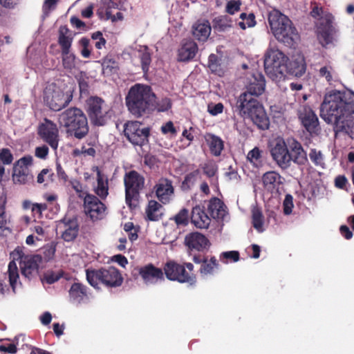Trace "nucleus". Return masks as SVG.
Returning a JSON list of instances; mask_svg holds the SVG:
<instances>
[{
  "label": "nucleus",
  "mask_w": 354,
  "mask_h": 354,
  "mask_svg": "<svg viewBox=\"0 0 354 354\" xmlns=\"http://www.w3.org/2000/svg\"><path fill=\"white\" fill-rule=\"evenodd\" d=\"M57 229L60 231L62 238L67 242L74 241L79 234V223L76 218H64L59 221Z\"/></svg>",
  "instance_id": "19"
},
{
  "label": "nucleus",
  "mask_w": 354,
  "mask_h": 354,
  "mask_svg": "<svg viewBox=\"0 0 354 354\" xmlns=\"http://www.w3.org/2000/svg\"><path fill=\"white\" fill-rule=\"evenodd\" d=\"M225 206L218 198L214 197L209 201L207 210L214 219H223L225 215Z\"/></svg>",
  "instance_id": "29"
},
{
  "label": "nucleus",
  "mask_w": 354,
  "mask_h": 354,
  "mask_svg": "<svg viewBox=\"0 0 354 354\" xmlns=\"http://www.w3.org/2000/svg\"><path fill=\"white\" fill-rule=\"evenodd\" d=\"M354 92L336 89L325 93L319 115L326 124H333L335 133H354Z\"/></svg>",
  "instance_id": "1"
},
{
  "label": "nucleus",
  "mask_w": 354,
  "mask_h": 354,
  "mask_svg": "<svg viewBox=\"0 0 354 354\" xmlns=\"http://www.w3.org/2000/svg\"><path fill=\"white\" fill-rule=\"evenodd\" d=\"M332 71L333 68L331 66H323L319 71V76L322 77H325L326 80L328 83H330V82L333 80Z\"/></svg>",
  "instance_id": "57"
},
{
  "label": "nucleus",
  "mask_w": 354,
  "mask_h": 354,
  "mask_svg": "<svg viewBox=\"0 0 354 354\" xmlns=\"http://www.w3.org/2000/svg\"><path fill=\"white\" fill-rule=\"evenodd\" d=\"M86 277L88 283L97 290L100 288V284L108 288L120 287L124 280L119 270L113 266L107 268L86 269Z\"/></svg>",
  "instance_id": "7"
},
{
  "label": "nucleus",
  "mask_w": 354,
  "mask_h": 354,
  "mask_svg": "<svg viewBox=\"0 0 354 354\" xmlns=\"http://www.w3.org/2000/svg\"><path fill=\"white\" fill-rule=\"evenodd\" d=\"M62 62L64 69L71 71L76 67V56L71 50L62 51Z\"/></svg>",
  "instance_id": "39"
},
{
  "label": "nucleus",
  "mask_w": 354,
  "mask_h": 354,
  "mask_svg": "<svg viewBox=\"0 0 354 354\" xmlns=\"http://www.w3.org/2000/svg\"><path fill=\"white\" fill-rule=\"evenodd\" d=\"M0 161L3 165H10L13 161V155L8 148L0 150Z\"/></svg>",
  "instance_id": "49"
},
{
  "label": "nucleus",
  "mask_w": 354,
  "mask_h": 354,
  "mask_svg": "<svg viewBox=\"0 0 354 354\" xmlns=\"http://www.w3.org/2000/svg\"><path fill=\"white\" fill-rule=\"evenodd\" d=\"M299 118L302 125L311 136H317L319 133L321 127L319 119L311 108L304 106L303 110L300 111Z\"/></svg>",
  "instance_id": "18"
},
{
  "label": "nucleus",
  "mask_w": 354,
  "mask_h": 354,
  "mask_svg": "<svg viewBox=\"0 0 354 354\" xmlns=\"http://www.w3.org/2000/svg\"><path fill=\"white\" fill-rule=\"evenodd\" d=\"M71 98V95L65 94L55 84H48L44 91V102L50 109L54 111H60L66 107Z\"/></svg>",
  "instance_id": "11"
},
{
  "label": "nucleus",
  "mask_w": 354,
  "mask_h": 354,
  "mask_svg": "<svg viewBox=\"0 0 354 354\" xmlns=\"http://www.w3.org/2000/svg\"><path fill=\"white\" fill-rule=\"evenodd\" d=\"M59 122L66 129L68 135L82 140L89 131L88 119L79 108L71 107L59 115Z\"/></svg>",
  "instance_id": "6"
},
{
  "label": "nucleus",
  "mask_w": 354,
  "mask_h": 354,
  "mask_svg": "<svg viewBox=\"0 0 354 354\" xmlns=\"http://www.w3.org/2000/svg\"><path fill=\"white\" fill-rule=\"evenodd\" d=\"M149 127H142L138 121H128L124 125V135L134 146L142 147L149 142Z\"/></svg>",
  "instance_id": "12"
},
{
  "label": "nucleus",
  "mask_w": 354,
  "mask_h": 354,
  "mask_svg": "<svg viewBox=\"0 0 354 354\" xmlns=\"http://www.w3.org/2000/svg\"><path fill=\"white\" fill-rule=\"evenodd\" d=\"M252 218L253 227L259 232H263L264 231L263 215L261 211L258 208L253 209Z\"/></svg>",
  "instance_id": "42"
},
{
  "label": "nucleus",
  "mask_w": 354,
  "mask_h": 354,
  "mask_svg": "<svg viewBox=\"0 0 354 354\" xmlns=\"http://www.w3.org/2000/svg\"><path fill=\"white\" fill-rule=\"evenodd\" d=\"M240 19H242V21H239L238 25L243 30H245L247 27H253L256 24L255 16L253 13L248 15L243 12L240 15Z\"/></svg>",
  "instance_id": "44"
},
{
  "label": "nucleus",
  "mask_w": 354,
  "mask_h": 354,
  "mask_svg": "<svg viewBox=\"0 0 354 354\" xmlns=\"http://www.w3.org/2000/svg\"><path fill=\"white\" fill-rule=\"evenodd\" d=\"M125 201L130 207H136L140 197V192L145 186V178L135 170L127 172L124 176Z\"/></svg>",
  "instance_id": "8"
},
{
  "label": "nucleus",
  "mask_w": 354,
  "mask_h": 354,
  "mask_svg": "<svg viewBox=\"0 0 354 354\" xmlns=\"http://www.w3.org/2000/svg\"><path fill=\"white\" fill-rule=\"evenodd\" d=\"M37 133L42 140L48 144L50 147L57 150L59 144V130L57 124L49 119L44 118L39 124Z\"/></svg>",
  "instance_id": "14"
},
{
  "label": "nucleus",
  "mask_w": 354,
  "mask_h": 354,
  "mask_svg": "<svg viewBox=\"0 0 354 354\" xmlns=\"http://www.w3.org/2000/svg\"><path fill=\"white\" fill-rule=\"evenodd\" d=\"M7 219L5 211V206L2 205L0 207V232H3L7 227Z\"/></svg>",
  "instance_id": "63"
},
{
  "label": "nucleus",
  "mask_w": 354,
  "mask_h": 354,
  "mask_svg": "<svg viewBox=\"0 0 354 354\" xmlns=\"http://www.w3.org/2000/svg\"><path fill=\"white\" fill-rule=\"evenodd\" d=\"M87 287L82 283H73L68 291L69 297L73 302L80 304L84 298H87Z\"/></svg>",
  "instance_id": "33"
},
{
  "label": "nucleus",
  "mask_w": 354,
  "mask_h": 354,
  "mask_svg": "<svg viewBox=\"0 0 354 354\" xmlns=\"http://www.w3.org/2000/svg\"><path fill=\"white\" fill-rule=\"evenodd\" d=\"M118 6L116 8H118ZM111 8H114L113 4L111 3V0H109L108 8L106 10V19H111L112 21H121L123 19V14L120 12H118L115 15H112Z\"/></svg>",
  "instance_id": "51"
},
{
  "label": "nucleus",
  "mask_w": 354,
  "mask_h": 354,
  "mask_svg": "<svg viewBox=\"0 0 354 354\" xmlns=\"http://www.w3.org/2000/svg\"><path fill=\"white\" fill-rule=\"evenodd\" d=\"M288 62V57L283 52L277 49L270 50L265 55V71L273 77L286 76Z\"/></svg>",
  "instance_id": "9"
},
{
  "label": "nucleus",
  "mask_w": 354,
  "mask_h": 354,
  "mask_svg": "<svg viewBox=\"0 0 354 354\" xmlns=\"http://www.w3.org/2000/svg\"><path fill=\"white\" fill-rule=\"evenodd\" d=\"M79 43L82 46V49L81 50V55L85 58L89 57L91 55V51L88 49L89 39L86 37H82L80 40Z\"/></svg>",
  "instance_id": "58"
},
{
  "label": "nucleus",
  "mask_w": 354,
  "mask_h": 354,
  "mask_svg": "<svg viewBox=\"0 0 354 354\" xmlns=\"http://www.w3.org/2000/svg\"><path fill=\"white\" fill-rule=\"evenodd\" d=\"M190 219L194 226L200 229L208 228L211 223L210 216L203 205H196L192 208Z\"/></svg>",
  "instance_id": "25"
},
{
  "label": "nucleus",
  "mask_w": 354,
  "mask_h": 354,
  "mask_svg": "<svg viewBox=\"0 0 354 354\" xmlns=\"http://www.w3.org/2000/svg\"><path fill=\"white\" fill-rule=\"evenodd\" d=\"M263 151L255 147L250 150L247 155V160L255 167H259L262 163Z\"/></svg>",
  "instance_id": "41"
},
{
  "label": "nucleus",
  "mask_w": 354,
  "mask_h": 354,
  "mask_svg": "<svg viewBox=\"0 0 354 354\" xmlns=\"http://www.w3.org/2000/svg\"><path fill=\"white\" fill-rule=\"evenodd\" d=\"M287 72H286V75H292L296 77L302 76L306 69L305 61L304 58L299 57L295 59L290 60L288 59V62H287Z\"/></svg>",
  "instance_id": "34"
},
{
  "label": "nucleus",
  "mask_w": 354,
  "mask_h": 354,
  "mask_svg": "<svg viewBox=\"0 0 354 354\" xmlns=\"http://www.w3.org/2000/svg\"><path fill=\"white\" fill-rule=\"evenodd\" d=\"M204 174L207 177H213L217 172L218 168L216 165L213 161L206 162L202 167Z\"/></svg>",
  "instance_id": "48"
},
{
  "label": "nucleus",
  "mask_w": 354,
  "mask_h": 354,
  "mask_svg": "<svg viewBox=\"0 0 354 354\" xmlns=\"http://www.w3.org/2000/svg\"><path fill=\"white\" fill-rule=\"evenodd\" d=\"M185 245L191 250L203 252L207 250L210 243L207 238L200 232H192L186 235L185 239Z\"/></svg>",
  "instance_id": "23"
},
{
  "label": "nucleus",
  "mask_w": 354,
  "mask_h": 354,
  "mask_svg": "<svg viewBox=\"0 0 354 354\" xmlns=\"http://www.w3.org/2000/svg\"><path fill=\"white\" fill-rule=\"evenodd\" d=\"M84 209L86 216L95 221L104 217L106 207L96 196L90 194L84 198Z\"/></svg>",
  "instance_id": "15"
},
{
  "label": "nucleus",
  "mask_w": 354,
  "mask_h": 354,
  "mask_svg": "<svg viewBox=\"0 0 354 354\" xmlns=\"http://www.w3.org/2000/svg\"><path fill=\"white\" fill-rule=\"evenodd\" d=\"M156 100L150 86L137 83L129 88L125 102L129 111L136 118H140L154 110Z\"/></svg>",
  "instance_id": "3"
},
{
  "label": "nucleus",
  "mask_w": 354,
  "mask_h": 354,
  "mask_svg": "<svg viewBox=\"0 0 354 354\" xmlns=\"http://www.w3.org/2000/svg\"><path fill=\"white\" fill-rule=\"evenodd\" d=\"M62 277V274L56 272H48L44 276V279L48 284H53Z\"/></svg>",
  "instance_id": "61"
},
{
  "label": "nucleus",
  "mask_w": 354,
  "mask_h": 354,
  "mask_svg": "<svg viewBox=\"0 0 354 354\" xmlns=\"http://www.w3.org/2000/svg\"><path fill=\"white\" fill-rule=\"evenodd\" d=\"M163 206L155 200H150L145 208V220L158 221L164 215Z\"/></svg>",
  "instance_id": "26"
},
{
  "label": "nucleus",
  "mask_w": 354,
  "mask_h": 354,
  "mask_svg": "<svg viewBox=\"0 0 354 354\" xmlns=\"http://www.w3.org/2000/svg\"><path fill=\"white\" fill-rule=\"evenodd\" d=\"M182 264L175 261H167L163 267V272L167 279L176 281L180 274Z\"/></svg>",
  "instance_id": "36"
},
{
  "label": "nucleus",
  "mask_w": 354,
  "mask_h": 354,
  "mask_svg": "<svg viewBox=\"0 0 354 354\" xmlns=\"http://www.w3.org/2000/svg\"><path fill=\"white\" fill-rule=\"evenodd\" d=\"M211 26L207 20L198 21L192 26V32L199 41H205L211 33Z\"/></svg>",
  "instance_id": "27"
},
{
  "label": "nucleus",
  "mask_w": 354,
  "mask_h": 354,
  "mask_svg": "<svg viewBox=\"0 0 354 354\" xmlns=\"http://www.w3.org/2000/svg\"><path fill=\"white\" fill-rule=\"evenodd\" d=\"M70 184L71 185L73 189L75 191L77 196L80 198H84L85 196L89 194L88 193L84 192L82 189V183L77 180H71L70 181Z\"/></svg>",
  "instance_id": "53"
},
{
  "label": "nucleus",
  "mask_w": 354,
  "mask_h": 354,
  "mask_svg": "<svg viewBox=\"0 0 354 354\" xmlns=\"http://www.w3.org/2000/svg\"><path fill=\"white\" fill-rule=\"evenodd\" d=\"M199 174V170L196 169L187 174L181 184V189L183 191H188L194 186L196 177Z\"/></svg>",
  "instance_id": "43"
},
{
  "label": "nucleus",
  "mask_w": 354,
  "mask_h": 354,
  "mask_svg": "<svg viewBox=\"0 0 354 354\" xmlns=\"http://www.w3.org/2000/svg\"><path fill=\"white\" fill-rule=\"evenodd\" d=\"M91 38H92V39L96 41L95 43V47L97 49L100 50L105 46L106 41L103 37V35L100 31H97L95 32H93L91 35Z\"/></svg>",
  "instance_id": "52"
},
{
  "label": "nucleus",
  "mask_w": 354,
  "mask_h": 354,
  "mask_svg": "<svg viewBox=\"0 0 354 354\" xmlns=\"http://www.w3.org/2000/svg\"><path fill=\"white\" fill-rule=\"evenodd\" d=\"M141 66L144 74H147L149 69V66L151 62V53L147 50V48L141 53L140 55Z\"/></svg>",
  "instance_id": "45"
},
{
  "label": "nucleus",
  "mask_w": 354,
  "mask_h": 354,
  "mask_svg": "<svg viewBox=\"0 0 354 354\" xmlns=\"http://www.w3.org/2000/svg\"><path fill=\"white\" fill-rule=\"evenodd\" d=\"M93 170L97 172V186L94 192L101 199H105L109 194L108 179L98 167H95Z\"/></svg>",
  "instance_id": "31"
},
{
  "label": "nucleus",
  "mask_w": 354,
  "mask_h": 354,
  "mask_svg": "<svg viewBox=\"0 0 354 354\" xmlns=\"http://www.w3.org/2000/svg\"><path fill=\"white\" fill-rule=\"evenodd\" d=\"M58 44L60 46L61 52L71 50L73 37L71 31L66 26H61L58 31Z\"/></svg>",
  "instance_id": "35"
},
{
  "label": "nucleus",
  "mask_w": 354,
  "mask_h": 354,
  "mask_svg": "<svg viewBox=\"0 0 354 354\" xmlns=\"http://www.w3.org/2000/svg\"><path fill=\"white\" fill-rule=\"evenodd\" d=\"M281 176L274 171L266 172L262 176L263 187L268 191L272 192L282 184Z\"/></svg>",
  "instance_id": "32"
},
{
  "label": "nucleus",
  "mask_w": 354,
  "mask_h": 354,
  "mask_svg": "<svg viewBox=\"0 0 354 354\" xmlns=\"http://www.w3.org/2000/svg\"><path fill=\"white\" fill-rule=\"evenodd\" d=\"M287 142L289 147L290 163L293 162L298 165H305L308 162V158L301 144L293 138H288Z\"/></svg>",
  "instance_id": "21"
},
{
  "label": "nucleus",
  "mask_w": 354,
  "mask_h": 354,
  "mask_svg": "<svg viewBox=\"0 0 354 354\" xmlns=\"http://www.w3.org/2000/svg\"><path fill=\"white\" fill-rule=\"evenodd\" d=\"M48 147L46 145H42L36 147L35 154L39 158L46 159L48 154Z\"/></svg>",
  "instance_id": "62"
},
{
  "label": "nucleus",
  "mask_w": 354,
  "mask_h": 354,
  "mask_svg": "<svg viewBox=\"0 0 354 354\" xmlns=\"http://www.w3.org/2000/svg\"><path fill=\"white\" fill-rule=\"evenodd\" d=\"M292 196L290 194H287L283 201V213L286 215L291 214L293 208Z\"/></svg>",
  "instance_id": "55"
},
{
  "label": "nucleus",
  "mask_w": 354,
  "mask_h": 354,
  "mask_svg": "<svg viewBox=\"0 0 354 354\" xmlns=\"http://www.w3.org/2000/svg\"><path fill=\"white\" fill-rule=\"evenodd\" d=\"M198 48L197 44L191 39H183L178 50V61L187 62L194 58Z\"/></svg>",
  "instance_id": "24"
},
{
  "label": "nucleus",
  "mask_w": 354,
  "mask_h": 354,
  "mask_svg": "<svg viewBox=\"0 0 354 354\" xmlns=\"http://www.w3.org/2000/svg\"><path fill=\"white\" fill-rule=\"evenodd\" d=\"M190 217L189 210L183 208L170 220L174 221L178 227H185L189 224Z\"/></svg>",
  "instance_id": "40"
},
{
  "label": "nucleus",
  "mask_w": 354,
  "mask_h": 354,
  "mask_svg": "<svg viewBox=\"0 0 354 354\" xmlns=\"http://www.w3.org/2000/svg\"><path fill=\"white\" fill-rule=\"evenodd\" d=\"M241 2L239 0H232L227 3L225 12L230 15H234L241 9Z\"/></svg>",
  "instance_id": "50"
},
{
  "label": "nucleus",
  "mask_w": 354,
  "mask_h": 354,
  "mask_svg": "<svg viewBox=\"0 0 354 354\" xmlns=\"http://www.w3.org/2000/svg\"><path fill=\"white\" fill-rule=\"evenodd\" d=\"M133 274L135 278H136L137 275H140L146 284H153L158 280H164V272L162 270L156 267L152 263L136 268Z\"/></svg>",
  "instance_id": "16"
},
{
  "label": "nucleus",
  "mask_w": 354,
  "mask_h": 354,
  "mask_svg": "<svg viewBox=\"0 0 354 354\" xmlns=\"http://www.w3.org/2000/svg\"><path fill=\"white\" fill-rule=\"evenodd\" d=\"M211 153L214 156H219L224 149L223 140L211 133H207L204 136Z\"/></svg>",
  "instance_id": "30"
},
{
  "label": "nucleus",
  "mask_w": 354,
  "mask_h": 354,
  "mask_svg": "<svg viewBox=\"0 0 354 354\" xmlns=\"http://www.w3.org/2000/svg\"><path fill=\"white\" fill-rule=\"evenodd\" d=\"M11 255L14 260L10 261L8 264V274L10 285L12 291L15 292L19 276L18 267L15 260L20 261L21 274L30 279L38 274L40 264L42 263V257L39 254L25 255L23 248L20 247L16 248Z\"/></svg>",
  "instance_id": "4"
},
{
  "label": "nucleus",
  "mask_w": 354,
  "mask_h": 354,
  "mask_svg": "<svg viewBox=\"0 0 354 354\" xmlns=\"http://www.w3.org/2000/svg\"><path fill=\"white\" fill-rule=\"evenodd\" d=\"M195 263L201 264L199 272L201 276L213 275L219 269L220 265L214 256L208 259L207 257L201 254H190Z\"/></svg>",
  "instance_id": "20"
},
{
  "label": "nucleus",
  "mask_w": 354,
  "mask_h": 354,
  "mask_svg": "<svg viewBox=\"0 0 354 354\" xmlns=\"http://www.w3.org/2000/svg\"><path fill=\"white\" fill-rule=\"evenodd\" d=\"M240 255L238 251H228L223 252L220 254V260L223 263H228L229 261L236 262L239 260Z\"/></svg>",
  "instance_id": "46"
},
{
  "label": "nucleus",
  "mask_w": 354,
  "mask_h": 354,
  "mask_svg": "<svg viewBox=\"0 0 354 354\" xmlns=\"http://www.w3.org/2000/svg\"><path fill=\"white\" fill-rule=\"evenodd\" d=\"M270 153L273 160L281 169L285 170L290 167L289 147L288 148L283 140H277Z\"/></svg>",
  "instance_id": "17"
},
{
  "label": "nucleus",
  "mask_w": 354,
  "mask_h": 354,
  "mask_svg": "<svg viewBox=\"0 0 354 354\" xmlns=\"http://www.w3.org/2000/svg\"><path fill=\"white\" fill-rule=\"evenodd\" d=\"M268 22L275 38L284 45L292 47L298 37L292 21L279 10L272 9L268 14Z\"/></svg>",
  "instance_id": "5"
},
{
  "label": "nucleus",
  "mask_w": 354,
  "mask_h": 354,
  "mask_svg": "<svg viewBox=\"0 0 354 354\" xmlns=\"http://www.w3.org/2000/svg\"><path fill=\"white\" fill-rule=\"evenodd\" d=\"M309 156H310L311 161L315 165H322V164H324L323 156H322L321 151H317L315 149H313L310 150Z\"/></svg>",
  "instance_id": "54"
},
{
  "label": "nucleus",
  "mask_w": 354,
  "mask_h": 354,
  "mask_svg": "<svg viewBox=\"0 0 354 354\" xmlns=\"http://www.w3.org/2000/svg\"><path fill=\"white\" fill-rule=\"evenodd\" d=\"M156 196L158 199L163 204H167L170 201L171 196L174 193V188L171 180L161 178L154 186Z\"/></svg>",
  "instance_id": "22"
},
{
  "label": "nucleus",
  "mask_w": 354,
  "mask_h": 354,
  "mask_svg": "<svg viewBox=\"0 0 354 354\" xmlns=\"http://www.w3.org/2000/svg\"><path fill=\"white\" fill-rule=\"evenodd\" d=\"M180 283H187L194 286L196 283V276L194 273V265L192 263H183L177 281Z\"/></svg>",
  "instance_id": "28"
},
{
  "label": "nucleus",
  "mask_w": 354,
  "mask_h": 354,
  "mask_svg": "<svg viewBox=\"0 0 354 354\" xmlns=\"http://www.w3.org/2000/svg\"><path fill=\"white\" fill-rule=\"evenodd\" d=\"M161 131L163 134L170 133L171 136H176L177 131L171 121H168L161 127Z\"/></svg>",
  "instance_id": "59"
},
{
  "label": "nucleus",
  "mask_w": 354,
  "mask_h": 354,
  "mask_svg": "<svg viewBox=\"0 0 354 354\" xmlns=\"http://www.w3.org/2000/svg\"><path fill=\"white\" fill-rule=\"evenodd\" d=\"M264 76L257 71L251 75L246 91L236 100L234 110L243 118H249L261 130L269 128L270 120L263 104L257 100L265 90Z\"/></svg>",
  "instance_id": "2"
},
{
  "label": "nucleus",
  "mask_w": 354,
  "mask_h": 354,
  "mask_svg": "<svg viewBox=\"0 0 354 354\" xmlns=\"http://www.w3.org/2000/svg\"><path fill=\"white\" fill-rule=\"evenodd\" d=\"M103 73L107 75H111L118 73L119 70L118 62L111 55H106L102 64Z\"/></svg>",
  "instance_id": "37"
},
{
  "label": "nucleus",
  "mask_w": 354,
  "mask_h": 354,
  "mask_svg": "<svg viewBox=\"0 0 354 354\" xmlns=\"http://www.w3.org/2000/svg\"><path fill=\"white\" fill-rule=\"evenodd\" d=\"M86 111L91 123L95 126H104L110 118L104 100L97 96L90 97L86 100Z\"/></svg>",
  "instance_id": "10"
},
{
  "label": "nucleus",
  "mask_w": 354,
  "mask_h": 354,
  "mask_svg": "<svg viewBox=\"0 0 354 354\" xmlns=\"http://www.w3.org/2000/svg\"><path fill=\"white\" fill-rule=\"evenodd\" d=\"M347 183L348 180L344 175H339L335 179V185L339 189H344Z\"/></svg>",
  "instance_id": "64"
},
{
  "label": "nucleus",
  "mask_w": 354,
  "mask_h": 354,
  "mask_svg": "<svg viewBox=\"0 0 354 354\" xmlns=\"http://www.w3.org/2000/svg\"><path fill=\"white\" fill-rule=\"evenodd\" d=\"M213 28L218 31H225L232 26V19L227 15H220L212 21Z\"/></svg>",
  "instance_id": "38"
},
{
  "label": "nucleus",
  "mask_w": 354,
  "mask_h": 354,
  "mask_svg": "<svg viewBox=\"0 0 354 354\" xmlns=\"http://www.w3.org/2000/svg\"><path fill=\"white\" fill-rule=\"evenodd\" d=\"M31 156H25L15 162L13 166L12 180L15 184L26 185L33 180L30 167L32 165Z\"/></svg>",
  "instance_id": "13"
},
{
  "label": "nucleus",
  "mask_w": 354,
  "mask_h": 354,
  "mask_svg": "<svg viewBox=\"0 0 354 354\" xmlns=\"http://www.w3.org/2000/svg\"><path fill=\"white\" fill-rule=\"evenodd\" d=\"M223 104L221 102L211 103L207 106V111L212 115H217L223 111Z\"/></svg>",
  "instance_id": "56"
},
{
  "label": "nucleus",
  "mask_w": 354,
  "mask_h": 354,
  "mask_svg": "<svg viewBox=\"0 0 354 354\" xmlns=\"http://www.w3.org/2000/svg\"><path fill=\"white\" fill-rule=\"evenodd\" d=\"M171 106V100L168 97H165L158 102H156V101L155 102L154 110L156 109L158 112H165L170 109Z\"/></svg>",
  "instance_id": "47"
},
{
  "label": "nucleus",
  "mask_w": 354,
  "mask_h": 354,
  "mask_svg": "<svg viewBox=\"0 0 354 354\" xmlns=\"http://www.w3.org/2000/svg\"><path fill=\"white\" fill-rule=\"evenodd\" d=\"M48 205L46 203H34L32 205L31 211L33 214H39V217L42 216V212L46 210Z\"/></svg>",
  "instance_id": "60"
}]
</instances>
